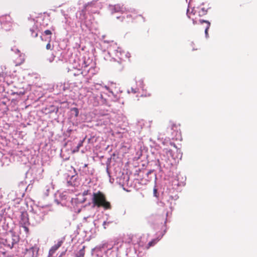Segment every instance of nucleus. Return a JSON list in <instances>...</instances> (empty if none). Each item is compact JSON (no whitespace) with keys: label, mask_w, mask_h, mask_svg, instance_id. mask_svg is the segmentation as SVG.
I'll use <instances>...</instances> for the list:
<instances>
[{"label":"nucleus","mask_w":257,"mask_h":257,"mask_svg":"<svg viewBox=\"0 0 257 257\" xmlns=\"http://www.w3.org/2000/svg\"><path fill=\"white\" fill-rule=\"evenodd\" d=\"M64 242L63 240H61L58 241V242L52 246L49 252V256H52L56 251L62 245Z\"/></svg>","instance_id":"nucleus-4"},{"label":"nucleus","mask_w":257,"mask_h":257,"mask_svg":"<svg viewBox=\"0 0 257 257\" xmlns=\"http://www.w3.org/2000/svg\"><path fill=\"white\" fill-rule=\"evenodd\" d=\"M44 33L46 35H52V32L49 30H45Z\"/></svg>","instance_id":"nucleus-17"},{"label":"nucleus","mask_w":257,"mask_h":257,"mask_svg":"<svg viewBox=\"0 0 257 257\" xmlns=\"http://www.w3.org/2000/svg\"><path fill=\"white\" fill-rule=\"evenodd\" d=\"M136 18L142 19L143 22L145 21L144 18L141 15H137Z\"/></svg>","instance_id":"nucleus-20"},{"label":"nucleus","mask_w":257,"mask_h":257,"mask_svg":"<svg viewBox=\"0 0 257 257\" xmlns=\"http://www.w3.org/2000/svg\"><path fill=\"white\" fill-rule=\"evenodd\" d=\"M55 58V56L53 54H52L51 57L48 59L49 61L50 62H53Z\"/></svg>","instance_id":"nucleus-18"},{"label":"nucleus","mask_w":257,"mask_h":257,"mask_svg":"<svg viewBox=\"0 0 257 257\" xmlns=\"http://www.w3.org/2000/svg\"><path fill=\"white\" fill-rule=\"evenodd\" d=\"M85 254V250H84V246L83 247L82 249H81L78 253L76 254L77 257H84V255Z\"/></svg>","instance_id":"nucleus-12"},{"label":"nucleus","mask_w":257,"mask_h":257,"mask_svg":"<svg viewBox=\"0 0 257 257\" xmlns=\"http://www.w3.org/2000/svg\"><path fill=\"white\" fill-rule=\"evenodd\" d=\"M204 5L205 4L203 3L202 5L196 8H193L191 11V13L194 15L196 14H198V16L200 17L205 15L207 13L208 10L209 9L210 7L209 6V5L207 6Z\"/></svg>","instance_id":"nucleus-2"},{"label":"nucleus","mask_w":257,"mask_h":257,"mask_svg":"<svg viewBox=\"0 0 257 257\" xmlns=\"http://www.w3.org/2000/svg\"><path fill=\"white\" fill-rule=\"evenodd\" d=\"M16 242L17 241H15L14 239L11 237H8L6 239V243L10 248H12Z\"/></svg>","instance_id":"nucleus-6"},{"label":"nucleus","mask_w":257,"mask_h":257,"mask_svg":"<svg viewBox=\"0 0 257 257\" xmlns=\"http://www.w3.org/2000/svg\"><path fill=\"white\" fill-rule=\"evenodd\" d=\"M65 252H66V250L65 251L62 252L61 253L60 255L59 256V257H62L65 254Z\"/></svg>","instance_id":"nucleus-21"},{"label":"nucleus","mask_w":257,"mask_h":257,"mask_svg":"<svg viewBox=\"0 0 257 257\" xmlns=\"http://www.w3.org/2000/svg\"><path fill=\"white\" fill-rule=\"evenodd\" d=\"M171 145H173V146H174V147H176L175 144H174V143H171Z\"/></svg>","instance_id":"nucleus-25"},{"label":"nucleus","mask_w":257,"mask_h":257,"mask_svg":"<svg viewBox=\"0 0 257 257\" xmlns=\"http://www.w3.org/2000/svg\"><path fill=\"white\" fill-rule=\"evenodd\" d=\"M38 251V247L36 246H33L29 249H26L25 257H37Z\"/></svg>","instance_id":"nucleus-3"},{"label":"nucleus","mask_w":257,"mask_h":257,"mask_svg":"<svg viewBox=\"0 0 257 257\" xmlns=\"http://www.w3.org/2000/svg\"><path fill=\"white\" fill-rule=\"evenodd\" d=\"M20 94H21L22 95H23L24 94V92H21Z\"/></svg>","instance_id":"nucleus-26"},{"label":"nucleus","mask_w":257,"mask_h":257,"mask_svg":"<svg viewBox=\"0 0 257 257\" xmlns=\"http://www.w3.org/2000/svg\"><path fill=\"white\" fill-rule=\"evenodd\" d=\"M158 241V240L157 239H153L148 243V244L146 246V248L147 249H148L150 247L155 245V244H156Z\"/></svg>","instance_id":"nucleus-11"},{"label":"nucleus","mask_w":257,"mask_h":257,"mask_svg":"<svg viewBox=\"0 0 257 257\" xmlns=\"http://www.w3.org/2000/svg\"><path fill=\"white\" fill-rule=\"evenodd\" d=\"M25 61V58L24 56L20 55L19 57L15 60V65L16 66H19L23 64Z\"/></svg>","instance_id":"nucleus-9"},{"label":"nucleus","mask_w":257,"mask_h":257,"mask_svg":"<svg viewBox=\"0 0 257 257\" xmlns=\"http://www.w3.org/2000/svg\"><path fill=\"white\" fill-rule=\"evenodd\" d=\"M29 224H26L25 223H23V224H21V226L24 228L25 231L28 233L29 232V228L27 226V225Z\"/></svg>","instance_id":"nucleus-14"},{"label":"nucleus","mask_w":257,"mask_h":257,"mask_svg":"<svg viewBox=\"0 0 257 257\" xmlns=\"http://www.w3.org/2000/svg\"><path fill=\"white\" fill-rule=\"evenodd\" d=\"M200 23L201 24L205 23L206 24V26L205 27V33L206 36L207 37L208 35V31L210 26V22L208 21L200 20Z\"/></svg>","instance_id":"nucleus-7"},{"label":"nucleus","mask_w":257,"mask_h":257,"mask_svg":"<svg viewBox=\"0 0 257 257\" xmlns=\"http://www.w3.org/2000/svg\"><path fill=\"white\" fill-rule=\"evenodd\" d=\"M89 194V190H85L84 191H83L82 195H83V196H86Z\"/></svg>","instance_id":"nucleus-19"},{"label":"nucleus","mask_w":257,"mask_h":257,"mask_svg":"<svg viewBox=\"0 0 257 257\" xmlns=\"http://www.w3.org/2000/svg\"><path fill=\"white\" fill-rule=\"evenodd\" d=\"M193 24H196V22L195 21H193Z\"/></svg>","instance_id":"nucleus-27"},{"label":"nucleus","mask_w":257,"mask_h":257,"mask_svg":"<svg viewBox=\"0 0 257 257\" xmlns=\"http://www.w3.org/2000/svg\"><path fill=\"white\" fill-rule=\"evenodd\" d=\"M91 200L93 207H101L104 210L111 208L110 203L107 200L105 195L100 191L93 193Z\"/></svg>","instance_id":"nucleus-1"},{"label":"nucleus","mask_w":257,"mask_h":257,"mask_svg":"<svg viewBox=\"0 0 257 257\" xmlns=\"http://www.w3.org/2000/svg\"><path fill=\"white\" fill-rule=\"evenodd\" d=\"M31 32H32L31 35L32 36L36 38L38 36V33H36L34 30H31Z\"/></svg>","instance_id":"nucleus-15"},{"label":"nucleus","mask_w":257,"mask_h":257,"mask_svg":"<svg viewBox=\"0 0 257 257\" xmlns=\"http://www.w3.org/2000/svg\"><path fill=\"white\" fill-rule=\"evenodd\" d=\"M5 17L6 18L8 17L9 18H10V19L11 20V17H10V15H6Z\"/></svg>","instance_id":"nucleus-24"},{"label":"nucleus","mask_w":257,"mask_h":257,"mask_svg":"<svg viewBox=\"0 0 257 257\" xmlns=\"http://www.w3.org/2000/svg\"><path fill=\"white\" fill-rule=\"evenodd\" d=\"M81 143H79L77 146L76 148L73 151V153H75L79 151L80 147L81 146Z\"/></svg>","instance_id":"nucleus-16"},{"label":"nucleus","mask_w":257,"mask_h":257,"mask_svg":"<svg viewBox=\"0 0 257 257\" xmlns=\"http://www.w3.org/2000/svg\"><path fill=\"white\" fill-rule=\"evenodd\" d=\"M113 69L116 71H121L123 68V66L121 62L118 61L115 62L112 65Z\"/></svg>","instance_id":"nucleus-5"},{"label":"nucleus","mask_w":257,"mask_h":257,"mask_svg":"<svg viewBox=\"0 0 257 257\" xmlns=\"http://www.w3.org/2000/svg\"><path fill=\"white\" fill-rule=\"evenodd\" d=\"M187 15H188V16L189 18H191V16H190V14L189 13V10H188V11H187Z\"/></svg>","instance_id":"nucleus-22"},{"label":"nucleus","mask_w":257,"mask_h":257,"mask_svg":"<svg viewBox=\"0 0 257 257\" xmlns=\"http://www.w3.org/2000/svg\"><path fill=\"white\" fill-rule=\"evenodd\" d=\"M179 126L174 122L170 121L169 122L168 128H170L172 130L174 131H178Z\"/></svg>","instance_id":"nucleus-10"},{"label":"nucleus","mask_w":257,"mask_h":257,"mask_svg":"<svg viewBox=\"0 0 257 257\" xmlns=\"http://www.w3.org/2000/svg\"><path fill=\"white\" fill-rule=\"evenodd\" d=\"M50 42L51 38H50L48 43L46 45V48L47 50H53L54 48V46H51Z\"/></svg>","instance_id":"nucleus-13"},{"label":"nucleus","mask_w":257,"mask_h":257,"mask_svg":"<svg viewBox=\"0 0 257 257\" xmlns=\"http://www.w3.org/2000/svg\"><path fill=\"white\" fill-rule=\"evenodd\" d=\"M157 189L155 188L154 189V194H156L157 193Z\"/></svg>","instance_id":"nucleus-23"},{"label":"nucleus","mask_w":257,"mask_h":257,"mask_svg":"<svg viewBox=\"0 0 257 257\" xmlns=\"http://www.w3.org/2000/svg\"><path fill=\"white\" fill-rule=\"evenodd\" d=\"M25 223L26 224H29V218L27 216L26 214L23 213L21 214V220L20 221V224H23Z\"/></svg>","instance_id":"nucleus-8"}]
</instances>
